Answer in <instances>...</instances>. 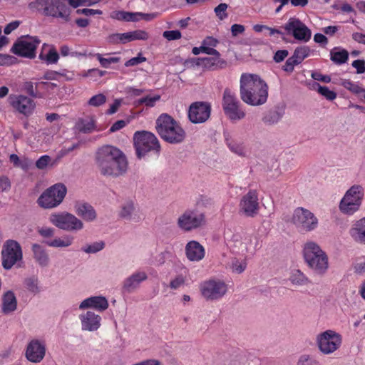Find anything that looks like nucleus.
Returning a JSON list of instances; mask_svg holds the SVG:
<instances>
[{
  "label": "nucleus",
  "instance_id": "58836bf2",
  "mask_svg": "<svg viewBox=\"0 0 365 365\" xmlns=\"http://www.w3.org/2000/svg\"><path fill=\"white\" fill-rule=\"evenodd\" d=\"M309 48L307 46H302L296 48L292 56L299 63H301L307 57L309 56Z\"/></svg>",
  "mask_w": 365,
  "mask_h": 365
},
{
  "label": "nucleus",
  "instance_id": "4468645a",
  "mask_svg": "<svg viewBox=\"0 0 365 365\" xmlns=\"http://www.w3.org/2000/svg\"><path fill=\"white\" fill-rule=\"evenodd\" d=\"M40 40L34 36H21L13 45L11 51L19 56L34 58Z\"/></svg>",
  "mask_w": 365,
  "mask_h": 365
},
{
  "label": "nucleus",
  "instance_id": "0e129e2a",
  "mask_svg": "<svg viewBox=\"0 0 365 365\" xmlns=\"http://www.w3.org/2000/svg\"><path fill=\"white\" fill-rule=\"evenodd\" d=\"M101 0H68L69 4L74 8L78 7L83 3H88V5H93L99 2Z\"/></svg>",
  "mask_w": 365,
  "mask_h": 365
},
{
  "label": "nucleus",
  "instance_id": "13d9d810",
  "mask_svg": "<svg viewBox=\"0 0 365 365\" xmlns=\"http://www.w3.org/2000/svg\"><path fill=\"white\" fill-rule=\"evenodd\" d=\"M146 61V58L143 57L141 53H139L138 56L130 58L125 63L126 67L134 66L138 65Z\"/></svg>",
  "mask_w": 365,
  "mask_h": 365
},
{
  "label": "nucleus",
  "instance_id": "de8ad7c7",
  "mask_svg": "<svg viewBox=\"0 0 365 365\" xmlns=\"http://www.w3.org/2000/svg\"><path fill=\"white\" fill-rule=\"evenodd\" d=\"M39 57L41 59L46 60L48 63H56L59 58L58 53L54 48H51L45 56L41 53Z\"/></svg>",
  "mask_w": 365,
  "mask_h": 365
},
{
  "label": "nucleus",
  "instance_id": "f704fd0d",
  "mask_svg": "<svg viewBox=\"0 0 365 365\" xmlns=\"http://www.w3.org/2000/svg\"><path fill=\"white\" fill-rule=\"evenodd\" d=\"M73 238L70 236H65L63 238H55L51 241H46L45 243L52 247H67L73 243Z\"/></svg>",
  "mask_w": 365,
  "mask_h": 365
},
{
  "label": "nucleus",
  "instance_id": "72a5a7b5",
  "mask_svg": "<svg viewBox=\"0 0 365 365\" xmlns=\"http://www.w3.org/2000/svg\"><path fill=\"white\" fill-rule=\"evenodd\" d=\"M330 56V58L334 63L336 64H342L348 60L349 53L345 49L337 51V48H334L331 51Z\"/></svg>",
  "mask_w": 365,
  "mask_h": 365
},
{
  "label": "nucleus",
  "instance_id": "c756f323",
  "mask_svg": "<svg viewBox=\"0 0 365 365\" xmlns=\"http://www.w3.org/2000/svg\"><path fill=\"white\" fill-rule=\"evenodd\" d=\"M143 15L140 12H128L125 11H113L110 13V18L124 21L135 22L139 21V16Z\"/></svg>",
  "mask_w": 365,
  "mask_h": 365
},
{
  "label": "nucleus",
  "instance_id": "4be33fe9",
  "mask_svg": "<svg viewBox=\"0 0 365 365\" xmlns=\"http://www.w3.org/2000/svg\"><path fill=\"white\" fill-rule=\"evenodd\" d=\"M81 328L84 331H96L101 326V317L93 312L88 311L79 316Z\"/></svg>",
  "mask_w": 365,
  "mask_h": 365
},
{
  "label": "nucleus",
  "instance_id": "c9c22d12",
  "mask_svg": "<svg viewBox=\"0 0 365 365\" xmlns=\"http://www.w3.org/2000/svg\"><path fill=\"white\" fill-rule=\"evenodd\" d=\"M24 286L29 292L34 294H38L41 292L38 279L36 277L26 278L24 280Z\"/></svg>",
  "mask_w": 365,
  "mask_h": 365
},
{
  "label": "nucleus",
  "instance_id": "8fccbe9b",
  "mask_svg": "<svg viewBox=\"0 0 365 365\" xmlns=\"http://www.w3.org/2000/svg\"><path fill=\"white\" fill-rule=\"evenodd\" d=\"M282 118L279 111L274 110L269 112L263 119L264 122L269 124L277 123Z\"/></svg>",
  "mask_w": 365,
  "mask_h": 365
},
{
  "label": "nucleus",
  "instance_id": "4d7b16f0",
  "mask_svg": "<svg viewBox=\"0 0 365 365\" xmlns=\"http://www.w3.org/2000/svg\"><path fill=\"white\" fill-rule=\"evenodd\" d=\"M16 58L12 56L0 53V66H9L15 63Z\"/></svg>",
  "mask_w": 365,
  "mask_h": 365
},
{
  "label": "nucleus",
  "instance_id": "49530a36",
  "mask_svg": "<svg viewBox=\"0 0 365 365\" xmlns=\"http://www.w3.org/2000/svg\"><path fill=\"white\" fill-rule=\"evenodd\" d=\"M97 59L99 61L101 65L103 68H108L111 63H116L120 61L119 57H108L104 58L101 54L97 53L96 55Z\"/></svg>",
  "mask_w": 365,
  "mask_h": 365
},
{
  "label": "nucleus",
  "instance_id": "bf43d9fd",
  "mask_svg": "<svg viewBox=\"0 0 365 365\" xmlns=\"http://www.w3.org/2000/svg\"><path fill=\"white\" fill-rule=\"evenodd\" d=\"M185 277L182 275H178L175 279L171 280L170 287L173 289H177L185 284Z\"/></svg>",
  "mask_w": 365,
  "mask_h": 365
},
{
  "label": "nucleus",
  "instance_id": "2eb2a0df",
  "mask_svg": "<svg viewBox=\"0 0 365 365\" xmlns=\"http://www.w3.org/2000/svg\"><path fill=\"white\" fill-rule=\"evenodd\" d=\"M200 291L203 297L207 300H217L226 294L227 286L221 280L211 279L201 284Z\"/></svg>",
  "mask_w": 365,
  "mask_h": 365
},
{
  "label": "nucleus",
  "instance_id": "4c0bfd02",
  "mask_svg": "<svg viewBox=\"0 0 365 365\" xmlns=\"http://www.w3.org/2000/svg\"><path fill=\"white\" fill-rule=\"evenodd\" d=\"M228 147L232 153L239 156L246 157L247 155V150L245 145L242 143L231 141L228 143Z\"/></svg>",
  "mask_w": 365,
  "mask_h": 365
},
{
  "label": "nucleus",
  "instance_id": "37998d69",
  "mask_svg": "<svg viewBox=\"0 0 365 365\" xmlns=\"http://www.w3.org/2000/svg\"><path fill=\"white\" fill-rule=\"evenodd\" d=\"M107 98L103 93H99L92 96L88 101V104L93 107H99L106 102Z\"/></svg>",
  "mask_w": 365,
  "mask_h": 365
},
{
  "label": "nucleus",
  "instance_id": "dca6fc26",
  "mask_svg": "<svg viewBox=\"0 0 365 365\" xmlns=\"http://www.w3.org/2000/svg\"><path fill=\"white\" fill-rule=\"evenodd\" d=\"M22 258L20 245L14 240H8L2 250V265L4 269H11Z\"/></svg>",
  "mask_w": 365,
  "mask_h": 365
},
{
  "label": "nucleus",
  "instance_id": "6e6552de",
  "mask_svg": "<svg viewBox=\"0 0 365 365\" xmlns=\"http://www.w3.org/2000/svg\"><path fill=\"white\" fill-rule=\"evenodd\" d=\"M342 340V336L339 333L328 329L317 335L316 345L322 354L329 355L339 349Z\"/></svg>",
  "mask_w": 365,
  "mask_h": 365
},
{
  "label": "nucleus",
  "instance_id": "a18cd8bd",
  "mask_svg": "<svg viewBox=\"0 0 365 365\" xmlns=\"http://www.w3.org/2000/svg\"><path fill=\"white\" fill-rule=\"evenodd\" d=\"M134 205L133 202H127L123 207L120 212V216L123 218L130 220L134 211Z\"/></svg>",
  "mask_w": 365,
  "mask_h": 365
},
{
  "label": "nucleus",
  "instance_id": "7ed1b4c3",
  "mask_svg": "<svg viewBox=\"0 0 365 365\" xmlns=\"http://www.w3.org/2000/svg\"><path fill=\"white\" fill-rule=\"evenodd\" d=\"M155 128L160 138L170 144L180 143L186 137L180 124L167 113H163L157 118Z\"/></svg>",
  "mask_w": 365,
  "mask_h": 365
},
{
  "label": "nucleus",
  "instance_id": "7c9ffc66",
  "mask_svg": "<svg viewBox=\"0 0 365 365\" xmlns=\"http://www.w3.org/2000/svg\"><path fill=\"white\" fill-rule=\"evenodd\" d=\"M205 67L209 69H217L224 68L227 63L225 61L221 59L220 56L207 57L199 58Z\"/></svg>",
  "mask_w": 365,
  "mask_h": 365
},
{
  "label": "nucleus",
  "instance_id": "e2e57ef3",
  "mask_svg": "<svg viewBox=\"0 0 365 365\" xmlns=\"http://www.w3.org/2000/svg\"><path fill=\"white\" fill-rule=\"evenodd\" d=\"M352 66L356 69V73L359 74L365 72V61L364 60H355L352 62Z\"/></svg>",
  "mask_w": 365,
  "mask_h": 365
},
{
  "label": "nucleus",
  "instance_id": "f257e3e1",
  "mask_svg": "<svg viewBox=\"0 0 365 365\" xmlns=\"http://www.w3.org/2000/svg\"><path fill=\"white\" fill-rule=\"evenodd\" d=\"M96 163L101 175L114 178L125 174L128 166L124 153L109 145L98 148L96 153Z\"/></svg>",
  "mask_w": 365,
  "mask_h": 365
},
{
  "label": "nucleus",
  "instance_id": "f8f14e48",
  "mask_svg": "<svg viewBox=\"0 0 365 365\" xmlns=\"http://www.w3.org/2000/svg\"><path fill=\"white\" fill-rule=\"evenodd\" d=\"M49 220L56 227L66 231L80 230L83 227L81 220L67 212L51 214Z\"/></svg>",
  "mask_w": 365,
  "mask_h": 365
},
{
  "label": "nucleus",
  "instance_id": "680f3d73",
  "mask_svg": "<svg viewBox=\"0 0 365 365\" xmlns=\"http://www.w3.org/2000/svg\"><path fill=\"white\" fill-rule=\"evenodd\" d=\"M76 14H83L85 16H93L96 14H102L103 12L101 10L98 9H77Z\"/></svg>",
  "mask_w": 365,
  "mask_h": 365
},
{
  "label": "nucleus",
  "instance_id": "a878e982",
  "mask_svg": "<svg viewBox=\"0 0 365 365\" xmlns=\"http://www.w3.org/2000/svg\"><path fill=\"white\" fill-rule=\"evenodd\" d=\"M76 213L84 220L91 222L96 220V212L93 207L88 202H77L74 206Z\"/></svg>",
  "mask_w": 365,
  "mask_h": 365
},
{
  "label": "nucleus",
  "instance_id": "6e6d98bb",
  "mask_svg": "<svg viewBox=\"0 0 365 365\" xmlns=\"http://www.w3.org/2000/svg\"><path fill=\"white\" fill-rule=\"evenodd\" d=\"M51 160V158L50 156L47 155H43L37 160L36 162V166L38 169L43 170L47 167Z\"/></svg>",
  "mask_w": 365,
  "mask_h": 365
},
{
  "label": "nucleus",
  "instance_id": "1a4fd4ad",
  "mask_svg": "<svg viewBox=\"0 0 365 365\" xmlns=\"http://www.w3.org/2000/svg\"><path fill=\"white\" fill-rule=\"evenodd\" d=\"M364 188L354 185L345 193L339 204L340 210L346 215H352L359 210L364 197Z\"/></svg>",
  "mask_w": 365,
  "mask_h": 365
},
{
  "label": "nucleus",
  "instance_id": "ea45409f",
  "mask_svg": "<svg viewBox=\"0 0 365 365\" xmlns=\"http://www.w3.org/2000/svg\"><path fill=\"white\" fill-rule=\"evenodd\" d=\"M297 365H322L312 355L304 354L299 356Z\"/></svg>",
  "mask_w": 365,
  "mask_h": 365
},
{
  "label": "nucleus",
  "instance_id": "aec40b11",
  "mask_svg": "<svg viewBox=\"0 0 365 365\" xmlns=\"http://www.w3.org/2000/svg\"><path fill=\"white\" fill-rule=\"evenodd\" d=\"M211 106L206 102H195L189 108L188 117L193 123L205 122L210 115Z\"/></svg>",
  "mask_w": 365,
  "mask_h": 365
},
{
  "label": "nucleus",
  "instance_id": "2f4dec72",
  "mask_svg": "<svg viewBox=\"0 0 365 365\" xmlns=\"http://www.w3.org/2000/svg\"><path fill=\"white\" fill-rule=\"evenodd\" d=\"M76 128L83 133H91L96 130V121L93 118L79 119L76 123Z\"/></svg>",
  "mask_w": 365,
  "mask_h": 365
},
{
  "label": "nucleus",
  "instance_id": "774afa93",
  "mask_svg": "<svg viewBox=\"0 0 365 365\" xmlns=\"http://www.w3.org/2000/svg\"><path fill=\"white\" fill-rule=\"evenodd\" d=\"M312 77L316 81H322L324 83H329L331 81V78L329 76L322 75L319 72H313L312 73Z\"/></svg>",
  "mask_w": 365,
  "mask_h": 365
},
{
  "label": "nucleus",
  "instance_id": "b1692460",
  "mask_svg": "<svg viewBox=\"0 0 365 365\" xmlns=\"http://www.w3.org/2000/svg\"><path fill=\"white\" fill-rule=\"evenodd\" d=\"M185 251L187 258L191 262H199L205 255L203 246L195 240L188 242L185 245Z\"/></svg>",
  "mask_w": 365,
  "mask_h": 365
},
{
  "label": "nucleus",
  "instance_id": "c03bdc74",
  "mask_svg": "<svg viewBox=\"0 0 365 365\" xmlns=\"http://www.w3.org/2000/svg\"><path fill=\"white\" fill-rule=\"evenodd\" d=\"M105 243L102 241L96 242L91 245L82 247V250L86 253H96L104 248Z\"/></svg>",
  "mask_w": 365,
  "mask_h": 365
},
{
  "label": "nucleus",
  "instance_id": "f03ea898",
  "mask_svg": "<svg viewBox=\"0 0 365 365\" xmlns=\"http://www.w3.org/2000/svg\"><path fill=\"white\" fill-rule=\"evenodd\" d=\"M240 93L243 102L257 106L267 101L268 86L257 75L244 73L240 78Z\"/></svg>",
  "mask_w": 365,
  "mask_h": 365
},
{
  "label": "nucleus",
  "instance_id": "5fc2aeb1",
  "mask_svg": "<svg viewBox=\"0 0 365 365\" xmlns=\"http://www.w3.org/2000/svg\"><path fill=\"white\" fill-rule=\"evenodd\" d=\"M163 36L168 41L178 40L182 36L181 33L178 30L165 31L163 32Z\"/></svg>",
  "mask_w": 365,
  "mask_h": 365
},
{
  "label": "nucleus",
  "instance_id": "bb28decb",
  "mask_svg": "<svg viewBox=\"0 0 365 365\" xmlns=\"http://www.w3.org/2000/svg\"><path fill=\"white\" fill-rule=\"evenodd\" d=\"M17 309V299L14 292L9 290L2 296L1 312L4 314H9L15 312Z\"/></svg>",
  "mask_w": 365,
  "mask_h": 365
},
{
  "label": "nucleus",
  "instance_id": "0eeeda50",
  "mask_svg": "<svg viewBox=\"0 0 365 365\" xmlns=\"http://www.w3.org/2000/svg\"><path fill=\"white\" fill-rule=\"evenodd\" d=\"M134 145L138 158H141L148 152L159 153L160 145L156 136L148 131H137L133 136Z\"/></svg>",
  "mask_w": 365,
  "mask_h": 365
},
{
  "label": "nucleus",
  "instance_id": "864d4df0",
  "mask_svg": "<svg viewBox=\"0 0 365 365\" xmlns=\"http://www.w3.org/2000/svg\"><path fill=\"white\" fill-rule=\"evenodd\" d=\"M132 41L135 40H146L148 38V34L143 30H136L130 31Z\"/></svg>",
  "mask_w": 365,
  "mask_h": 365
},
{
  "label": "nucleus",
  "instance_id": "9b49d317",
  "mask_svg": "<svg viewBox=\"0 0 365 365\" xmlns=\"http://www.w3.org/2000/svg\"><path fill=\"white\" fill-rule=\"evenodd\" d=\"M292 222L297 229L302 232H311L315 230L319 223L314 214L303 207H297L294 210Z\"/></svg>",
  "mask_w": 365,
  "mask_h": 365
},
{
  "label": "nucleus",
  "instance_id": "9d476101",
  "mask_svg": "<svg viewBox=\"0 0 365 365\" xmlns=\"http://www.w3.org/2000/svg\"><path fill=\"white\" fill-rule=\"evenodd\" d=\"M222 106L225 114L231 120H240L246 115L236 95L228 88L224 90Z\"/></svg>",
  "mask_w": 365,
  "mask_h": 365
},
{
  "label": "nucleus",
  "instance_id": "09e8293b",
  "mask_svg": "<svg viewBox=\"0 0 365 365\" xmlns=\"http://www.w3.org/2000/svg\"><path fill=\"white\" fill-rule=\"evenodd\" d=\"M227 7V4L221 3L215 8L214 11L220 20H224L227 17L228 14L226 11Z\"/></svg>",
  "mask_w": 365,
  "mask_h": 365
},
{
  "label": "nucleus",
  "instance_id": "ddd939ff",
  "mask_svg": "<svg viewBox=\"0 0 365 365\" xmlns=\"http://www.w3.org/2000/svg\"><path fill=\"white\" fill-rule=\"evenodd\" d=\"M205 215L203 213L187 210L179 216L177 225L180 230L190 232L205 225Z\"/></svg>",
  "mask_w": 365,
  "mask_h": 365
},
{
  "label": "nucleus",
  "instance_id": "338daca9",
  "mask_svg": "<svg viewBox=\"0 0 365 365\" xmlns=\"http://www.w3.org/2000/svg\"><path fill=\"white\" fill-rule=\"evenodd\" d=\"M38 232L43 237L48 238L54 235V229L51 227H41L38 230Z\"/></svg>",
  "mask_w": 365,
  "mask_h": 365
},
{
  "label": "nucleus",
  "instance_id": "20e7f679",
  "mask_svg": "<svg viewBox=\"0 0 365 365\" xmlns=\"http://www.w3.org/2000/svg\"><path fill=\"white\" fill-rule=\"evenodd\" d=\"M304 257L315 274L324 275L327 272L329 268L328 256L316 242H307L304 245Z\"/></svg>",
  "mask_w": 365,
  "mask_h": 365
},
{
  "label": "nucleus",
  "instance_id": "c85d7f7f",
  "mask_svg": "<svg viewBox=\"0 0 365 365\" xmlns=\"http://www.w3.org/2000/svg\"><path fill=\"white\" fill-rule=\"evenodd\" d=\"M354 241L365 244V217L357 220L349 230Z\"/></svg>",
  "mask_w": 365,
  "mask_h": 365
},
{
  "label": "nucleus",
  "instance_id": "5701e85b",
  "mask_svg": "<svg viewBox=\"0 0 365 365\" xmlns=\"http://www.w3.org/2000/svg\"><path fill=\"white\" fill-rule=\"evenodd\" d=\"M147 279L146 272L143 271L135 272L123 281L122 289L128 293L133 292L138 288L141 282Z\"/></svg>",
  "mask_w": 365,
  "mask_h": 365
},
{
  "label": "nucleus",
  "instance_id": "e433bc0d",
  "mask_svg": "<svg viewBox=\"0 0 365 365\" xmlns=\"http://www.w3.org/2000/svg\"><path fill=\"white\" fill-rule=\"evenodd\" d=\"M247 264L246 259L233 258L231 260L230 268L233 273L241 274L245 270Z\"/></svg>",
  "mask_w": 365,
  "mask_h": 365
},
{
  "label": "nucleus",
  "instance_id": "f3484780",
  "mask_svg": "<svg viewBox=\"0 0 365 365\" xmlns=\"http://www.w3.org/2000/svg\"><path fill=\"white\" fill-rule=\"evenodd\" d=\"M287 34L292 35L296 40L307 42L312 36L311 30L299 19L290 18L284 26Z\"/></svg>",
  "mask_w": 365,
  "mask_h": 365
},
{
  "label": "nucleus",
  "instance_id": "79ce46f5",
  "mask_svg": "<svg viewBox=\"0 0 365 365\" xmlns=\"http://www.w3.org/2000/svg\"><path fill=\"white\" fill-rule=\"evenodd\" d=\"M317 86V91L329 101H333L336 98V93L329 89L327 86H322L320 84H315Z\"/></svg>",
  "mask_w": 365,
  "mask_h": 365
},
{
  "label": "nucleus",
  "instance_id": "a19ab883",
  "mask_svg": "<svg viewBox=\"0 0 365 365\" xmlns=\"http://www.w3.org/2000/svg\"><path fill=\"white\" fill-rule=\"evenodd\" d=\"M160 99V95H155L153 96H146L145 97L140 98L136 101V105H145L147 107H153L155 105V103Z\"/></svg>",
  "mask_w": 365,
  "mask_h": 365
},
{
  "label": "nucleus",
  "instance_id": "39448f33",
  "mask_svg": "<svg viewBox=\"0 0 365 365\" xmlns=\"http://www.w3.org/2000/svg\"><path fill=\"white\" fill-rule=\"evenodd\" d=\"M29 8L42 13L45 16L70 21V9L61 0H36L29 4Z\"/></svg>",
  "mask_w": 365,
  "mask_h": 365
},
{
  "label": "nucleus",
  "instance_id": "393cba45",
  "mask_svg": "<svg viewBox=\"0 0 365 365\" xmlns=\"http://www.w3.org/2000/svg\"><path fill=\"white\" fill-rule=\"evenodd\" d=\"M108 307V302L106 297L102 296L91 297L84 299L79 305V309L93 308L98 311L103 312Z\"/></svg>",
  "mask_w": 365,
  "mask_h": 365
},
{
  "label": "nucleus",
  "instance_id": "69168bd1",
  "mask_svg": "<svg viewBox=\"0 0 365 365\" xmlns=\"http://www.w3.org/2000/svg\"><path fill=\"white\" fill-rule=\"evenodd\" d=\"M11 187V182L8 177L1 176L0 177V192H4L8 190Z\"/></svg>",
  "mask_w": 365,
  "mask_h": 365
},
{
  "label": "nucleus",
  "instance_id": "412c9836",
  "mask_svg": "<svg viewBox=\"0 0 365 365\" xmlns=\"http://www.w3.org/2000/svg\"><path fill=\"white\" fill-rule=\"evenodd\" d=\"M26 358L32 363L41 362L46 355V345L38 339H32L27 345Z\"/></svg>",
  "mask_w": 365,
  "mask_h": 365
},
{
  "label": "nucleus",
  "instance_id": "6ab92c4d",
  "mask_svg": "<svg viewBox=\"0 0 365 365\" xmlns=\"http://www.w3.org/2000/svg\"><path fill=\"white\" fill-rule=\"evenodd\" d=\"M258 195L256 190H251L241 199L240 210L247 217H253L259 211Z\"/></svg>",
  "mask_w": 365,
  "mask_h": 365
},
{
  "label": "nucleus",
  "instance_id": "603ef678",
  "mask_svg": "<svg viewBox=\"0 0 365 365\" xmlns=\"http://www.w3.org/2000/svg\"><path fill=\"white\" fill-rule=\"evenodd\" d=\"M341 85L346 89L351 91L354 93H360L364 91V90L359 87L358 85L354 83L350 80H344L341 82Z\"/></svg>",
  "mask_w": 365,
  "mask_h": 365
},
{
  "label": "nucleus",
  "instance_id": "052dcab7",
  "mask_svg": "<svg viewBox=\"0 0 365 365\" xmlns=\"http://www.w3.org/2000/svg\"><path fill=\"white\" fill-rule=\"evenodd\" d=\"M289 55L287 50H278L274 55L273 59L276 63L283 61Z\"/></svg>",
  "mask_w": 365,
  "mask_h": 365
},
{
  "label": "nucleus",
  "instance_id": "423d86ee",
  "mask_svg": "<svg viewBox=\"0 0 365 365\" xmlns=\"http://www.w3.org/2000/svg\"><path fill=\"white\" fill-rule=\"evenodd\" d=\"M66 193L67 187L64 184L56 183L42 192L37 200V203L44 209L56 207L61 204Z\"/></svg>",
  "mask_w": 365,
  "mask_h": 365
},
{
  "label": "nucleus",
  "instance_id": "cd10ccee",
  "mask_svg": "<svg viewBox=\"0 0 365 365\" xmlns=\"http://www.w3.org/2000/svg\"><path fill=\"white\" fill-rule=\"evenodd\" d=\"M35 262L41 267H46L50 263V258L46 249L38 244H34L31 247Z\"/></svg>",
  "mask_w": 365,
  "mask_h": 365
},
{
  "label": "nucleus",
  "instance_id": "3c124183",
  "mask_svg": "<svg viewBox=\"0 0 365 365\" xmlns=\"http://www.w3.org/2000/svg\"><path fill=\"white\" fill-rule=\"evenodd\" d=\"M299 64V63L296 60V58H294L293 56H292L287 59L284 65L282 66V69L287 73H292L294 66Z\"/></svg>",
  "mask_w": 365,
  "mask_h": 365
},
{
  "label": "nucleus",
  "instance_id": "473e14b6",
  "mask_svg": "<svg viewBox=\"0 0 365 365\" xmlns=\"http://www.w3.org/2000/svg\"><path fill=\"white\" fill-rule=\"evenodd\" d=\"M289 279L294 286H303L308 282V278L299 269H293Z\"/></svg>",
  "mask_w": 365,
  "mask_h": 365
},
{
  "label": "nucleus",
  "instance_id": "a211bd4d",
  "mask_svg": "<svg viewBox=\"0 0 365 365\" xmlns=\"http://www.w3.org/2000/svg\"><path fill=\"white\" fill-rule=\"evenodd\" d=\"M8 102L14 110L25 116L31 115L36 108L34 101L24 95L11 94Z\"/></svg>",
  "mask_w": 365,
  "mask_h": 365
}]
</instances>
